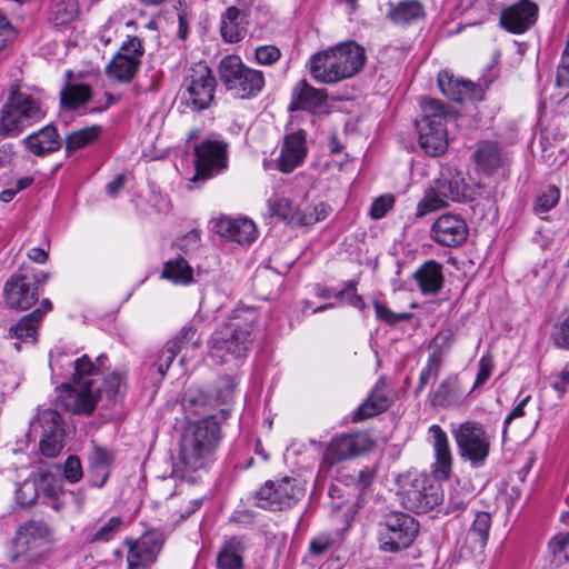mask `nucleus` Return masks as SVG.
I'll use <instances>...</instances> for the list:
<instances>
[{
  "instance_id": "obj_1",
  "label": "nucleus",
  "mask_w": 569,
  "mask_h": 569,
  "mask_svg": "<svg viewBox=\"0 0 569 569\" xmlns=\"http://www.w3.org/2000/svg\"><path fill=\"white\" fill-rule=\"evenodd\" d=\"M365 62V49L355 41H348L313 54L309 69L316 81L330 84L353 77Z\"/></svg>"
},
{
  "instance_id": "obj_2",
  "label": "nucleus",
  "mask_w": 569,
  "mask_h": 569,
  "mask_svg": "<svg viewBox=\"0 0 569 569\" xmlns=\"http://www.w3.org/2000/svg\"><path fill=\"white\" fill-rule=\"evenodd\" d=\"M220 439V425L214 416L189 423L180 442V459L184 468L190 471L207 468L214 460Z\"/></svg>"
},
{
  "instance_id": "obj_3",
  "label": "nucleus",
  "mask_w": 569,
  "mask_h": 569,
  "mask_svg": "<svg viewBox=\"0 0 569 569\" xmlns=\"http://www.w3.org/2000/svg\"><path fill=\"white\" fill-rule=\"evenodd\" d=\"M256 315L253 310L237 311L227 323L214 330L209 340V358L224 363L243 357L251 343Z\"/></svg>"
},
{
  "instance_id": "obj_4",
  "label": "nucleus",
  "mask_w": 569,
  "mask_h": 569,
  "mask_svg": "<svg viewBox=\"0 0 569 569\" xmlns=\"http://www.w3.org/2000/svg\"><path fill=\"white\" fill-rule=\"evenodd\" d=\"M54 542L52 528L43 521L21 525L12 541L11 562L20 569H32L47 561Z\"/></svg>"
},
{
  "instance_id": "obj_5",
  "label": "nucleus",
  "mask_w": 569,
  "mask_h": 569,
  "mask_svg": "<svg viewBox=\"0 0 569 569\" xmlns=\"http://www.w3.org/2000/svg\"><path fill=\"white\" fill-rule=\"evenodd\" d=\"M103 358L101 356L97 359L98 366L87 355L74 361L72 382L66 385L59 396L66 410L86 415L93 411L101 393L100 387L96 385Z\"/></svg>"
},
{
  "instance_id": "obj_6",
  "label": "nucleus",
  "mask_w": 569,
  "mask_h": 569,
  "mask_svg": "<svg viewBox=\"0 0 569 569\" xmlns=\"http://www.w3.org/2000/svg\"><path fill=\"white\" fill-rule=\"evenodd\" d=\"M43 117L44 110L34 98L12 87L0 111V140L19 136Z\"/></svg>"
},
{
  "instance_id": "obj_7",
  "label": "nucleus",
  "mask_w": 569,
  "mask_h": 569,
  "mask_svg": "<svg viewBox=\"0 0 569 569\" xmlns=\"http://www.w3.org/2000/svg\"><path fill=\"white\" fill-rule=\"evenodd\" d=\"M219 73L226 89L240 99L254 98L264 87L263 73L249 68L234 54L221 60Z\"/></svg>"
},
{
  "instance_id": "obj_8",
  "label": "nucleus",
  "mask_w": 569,
  "mask_h": 569,
  "mask_svg": "<svg viewBox=\"0 0 569 569\" xmlns=\"http://www.w3.org/2000/svg\"><path fill=\"white\" fill-rule=\"evenodd\" d=\"M216 79L204 62L194 63L188 70L181 92V102L191 111L207 109L213 100Z\"/></svg>"
},
{
  "instance_id": "obj_9",
  "label": "nucleus",
  "mask_w": 569,
  "mask_h": 569,
  "mask_svg": "<svg viewBox=\"0 0 569 569\" xmlns=\"http://www.w3.org/2000/svg\"><path fill=\"white\" fill-rule=\"evenodd\" d=\"M380 530V549L385 552H399L415 541L419 526L408 513L390 512L385 516Z\"/></svg>"
},
{
  "instance_id": "obj_10",
  "label": "nucleus",
  "mask_w": 569,
  "mask_h": 569,
  "mask_svg": "<svg viewBox=\"0 0 569 569\" xmlns=\"http://www.w3.org/2000/svg\"><path fill=\"white\" fill-rule=\"evenodd\" d=\"M238 381L236 377H222L218 380L214 392H208L199 387H190L183 393L181 406L191 415L204 413L219 405H227L233 397Z\"/></svg>"
},
{
  "instance_id": "obj_11",
  "label": "nucleus",
  "mask_w": 569,
  "mask_h": 569,
  "mask_svg": "<svg viewBox=\"0 0 569 569\" xmlns=\"http://www.w3.org/2000/svg\"><path fill=\"white\" fill-rule=\"evenodd\" d=\"M305 495L303 488L293 478L268 480L256 492L257 505L263 509L281 510L296 505Z\"/></svg>"
},
{
  "instance_id": "obj_12",
  "label": "nucleus",
  "mask_w": 569,
  "mask_h": 569,
  "mask_svg": "<svg viewBox=\"0 0 569 569\" xmlns=\"http://www.w3.org/2000/svg\"><path fill=\"white\" fill-rule=\"evenodd\" d=\"M460 456L475 466L483 465L490 450V440L483 427L475 421L460 423L452 430Z\"/></svg>"
},
{
  "instance_id": "obj_13",
  "label": "nucleus",
  "mask_w": 569,
  "mask_h": 569,
  "mask_svg": "<svg viewBox=\"0 0 569 569\" xmlns=\"http://www.w3.org/2000/svg\"><path fill=\"white\" fill-rule=\"evenodd\" d=\"M31 430L40 433L39 449L48 458L57 457L63 448L61 418L56 410L46 409L38 413Z\"/></svg>"
},
{
  "instance_id": "obj_14",
  "label": "nucleus",
  "mask_w": 569,
  "mask_h": 569,
  "mask_svg": "<svg viewBox=\"0 0 569 569\" xmlns=\"http://www.w3.org/2000/svg\"><path fill=\"white\" fill-rule=\"evenodd\" d=\"M142 54L143 48L140 39L128 37L118 53L107 64L108 77L121 82H129L138 71Z\"/></svg>"
},
{
  "instance_id": "obj_15",
  "label": "nucleus",
  "mask_w": 569,
  "mask_h": 569,
  "mask_svg": "<svg viewBox=\"0 0 569 569\" xmlns=\"http://www.w3.org/2000/svg\"><path fill=\"white\" fill-rule=\"evenodd\" d=\"M124 543L128 547V568L137 569L157 560L163 545V536L157 530H151L144 532L138 540L127 538Z\"/></svg>"
},
{
  "instance_id": "obj_16",
  "label": "nucleus",
  "mask_w": 569,
  "mask_h": 569,
  "mask_svg": "<svg viewBox=\"0 0 569 569\" xmlns=\"http://www.w3.org/2000/svg\"><path fill=\"white\" fill-rule=\"evenodd\" d=\"M538 6L530 0H519L500 12V27L512 34H522L537 21Z\"/></svg>"
},
{
  "instance_id": "obj_17",
  "label": "nucleus",
  "mask_w": 569,
  "mask_h": 569,
  "mask_svg": "<svg viewBox=\"0 0 569 569\" xmlns=\"http://www.w3.org/2000/svg\"><path fill=\"white\" fill-rule=\"evenodd\" d=\"M3 298L10 309L27 310L39 299V288L26 274L14 273L4 283Z\"/></svg>"
},
{
  "instance_id": "obj_18",
  "label": "nucleus",
  "mask_w": 569,
  "mask_h": 569,
  "mask_svg": "<svg viewBox=\"0 0 569 569\" xmlns=\"http://www.w3.org/2000/svg\"><path fill=\"white\" fill-rule=\"evenodd\" d=\"M375 442L368 433L357 432L341 435L331 440L326 453V460L330 463L353 458L373 448Z\"/></svg>"
},
{
  "instance_id": "obj_19",
  "label": "nucleus",
  "mask_w": 569,
  "mask_h": 569,
  "mask_svg": "<svg viewBox=\"0 0 569 569\" xmlns=\"http://www.w3.org/2000/svg\"><path fill=\"white\" fill-rule=\"evenodd\" d=\"M196 178H207L213 170L227 166V143L221 140H206L194 147Z\"/></svg>"
},
{
  "instance_id": "obj_20",
  "label": "nucleus",
  "mask_w": 569,
  "mask_h": 569,
  "mask_svg": "<svg viewBox=\"0 0 569 569\" xmlns=\"http://www.w3.org/2000/svg\"><path fill=\"white\" fill-rule=\"evenodd\" d=\"M468 231V226L461 217L447 213L433 222L431 237L441 246L458 247L467 240Z\"/></svg>"
},
{
  "instance_id": "obj_21",
  "label": "nucleus",
  "mask_w": 569,
  "mask_h": 569,
  "mask_svg": "<svg viewBox=\"0 0 569 569\" xmlns=\"http://www.w3.org/2000/svg\"><path fill=\"white\" fill-rule=\"evenodd\" d=\"M213 228L220 237L240 244H249L257 239L256 224L247 218L221 216L213 220Z\"/></svg>"
},
{
  "instance_id": "obj_22",
  "label": "nucleus",
  "mask_w": 569,
  "mask_h": 569,
  "mask_svg": "<svg viewBox=\"0 0 569 569\" xmlns=\"http://www.w3.org/2000/svg\"><path fill=\"white\" fill-rule=\"evenodd\" d=\"M307 152L306 133L303 130L287 134L283 138L278 158V169L283 173L293 171L302 164Z\"/></svg>"
},
{
  "instance_id": "obj_23",
  "label": "nucleus",
  "mask_w": 569,
  "mask_h": 569,
  "mask_svg": "<svg viewBox=\"0 0 569 569\" xmlns=\"http://www.w3.org/2000/svg\"><path fill=\"white\" fill-rule=\"evenodd\" d=\"M429 437L435 451L433 476L439 480H447L451 473L452 455L447 433L438 425L429 427Z\"/></svg>"
},
{
  "instance_id": "obj_24",
  "label": "nucleus",
  "mask_w": 569,
  "mask_h": 569,
  "mask_svg": "<svg viewBox=\"0 0 569 569\" xmlns=\"http://www.w3.org/2000/svg\"><path fill=\"white\" fill-rule=\"evenodd\" d=\"M438 87L446 97L457 102L476 99L479 92L473 82L456 79L448 71L439 72Z\"/></svg>"
},
{
  "instance_id": "obj_25",
  "label": "nucleus",
  "mask_w": 569,
  "mask_h": 569,
  "mask_svg": "<svg viewBox=\"0 0 569 569\" xmlns=\"http://www.w3.org/2000/svg\"><path fill=\"white\" fill-rule=\"evenodd\" d=\"M247 16L237 7H229L222 14L220 21V33L228 43L241 41L248 30Z\"/></svg>"
},
{
  "instance_id": "obj_26",
  "label": "nucleus",
  "mask_w": 569,
  "mask_h": 569,
  "mask_svg": "<svg viewBox=\"0 0 569 569\" xmlns=\"http://www.w3.org/2000/svg\"><path fill=\"white\" fill-rule=\"evenodd\" d=\"M419 144L425 153L431 157L442 154L448 147L446 127H433L427 123H417Z\"/></svg>"
},
{
  "instance_id": "obj_27",
  "label": "nucleus",
  "mask_w": 569,
  "mask_h": 569,
  "mask_svg": "<svg viewBox=\"0 0 569 569\" xmlns=\"http://www.w3.org/2000/svg\"><path fill=\"white\" fill-rule=\"evenodd\" d=\"M435 184L439 189V193L449 203L465 201L468 198V186L461 172L443 171L435 181Z\"/></svg>"
},
{
  "instance_id": "obj_28",
  "label": "nucleus",
  "mask_w": 569,
  "mask_h": 569,
  "mask_svg": "<svg viewBox=\"0 0 569 569\" xmlns=\"http://www.w3.org/2000/svg\"><path fill=\"white\" fill-rule=\"evenodd\" d=\"M327 99L323 90L311 87L306 80H300L292 90L291 110L315 111L320 108Z\"/></svg>"
},
{
  "instance_id": "obj_29",
  "label": "nucleus",
  "mask_w": 569,
  "mask_h": 569,
  "mask_svg": "<svg viewBox=\"0 0 569 569\" xmlns=\"http://www.w3.org/2000/svg\"><path fill=\"white\" fill-rule=\"evenodd\" d=\"M413 279L423 295L437 293L443 286L442 266L435 260H428L416 270Z\"/></svg>"
},
{
  "instance_id": "obj_30",
  "label": "nucleus",
  "mask_w": 569,
  "mask_h": 569,
  "mask_svg": "<svg viewBox=\"0 0 569 569\" xmlns=\"http://www.w3.org/2000/svg\"><path fill=\"white\" fill-rule=\"evenodd\" d=\"M23 143L33 154L42 157L54 152L60 148L59 134L56 127L47 126L43 129L29 134Z\"/></svg>"
},
{
  "instance_id": "obj_31",
  "label": "nucleus",
  "mask_w": 569,
  "mask_h": 569,
  "mask_svg": "<svg viewBox=\"0 0 569 569\" xmlns=\"http://www.w3.org/2000/svg\"><path fill=\"white\" fill-rule=\"evenodd\" d=\"M390 406V399L385 390V383L378 381L370 396L359 406L353 413V421H362L371 418Z\"/></svg>"
},
{
  "instance_id": "obj_32",
  "label": "nucleus",
  "mask_w": 569,
  "mask_h": 569,
  "mask_svg": "<svg viewBox=\"0 0 569 569\" xmlns=\"http://www.w3.org/2000/svg\"><path fill=\"white\" fill-rule=\"evenodd\" d=\"M490 527L491 516L486 511L477 512L467 533V542L470 543L475 551H483L488 541Z\"/></svg>"
},
{
  "instance_id": "obj_33",
  "label": "nucleus",
  "mask_w": 569,
  "mask_h": 569,
  "mask_svg": "<svg viewBox=\"0 0 569 569\" xmlns=\"http://www.w3.org/2000/svg\"><path fill=\"white\" fill-rule=\"evenodd\" d=\"M79 14L77 0H53L48 12V21L54 27H66Z\"/></svg>"
},
{
  "instance_id": "obj_34",
  "label": "nucleus",
  "mask_w": 569,
  "mask_h": 569,
  "mask_svg": "<svg viewBox=\"0 0 569 569\" xmlns=\"http://www.w3.org/2000/svg\"><path fill=\"white\" fill-rule=\"evenodd\" d=\"M400 489L403 495L405 503L409 508H422L430 501L422 492L423 479L419 476L411 477L410 475L400 480Z\"/></svg>"
},
{
  "instance_id": "obj_35",
  "label": "nucleus",
  "mask_w": 569,
  "mask_h": 569,
  "mask_svg": "<svg viewBox=\"0 0 569 569\" xmlns=\"http://www.w3.org/2000/svg\"><path fill=\"white\" fill-rule=\"evenodd\" d=\"M162 278L174 284L187 286L193 281V269L184 258L177 257L164 263Z\"/></svg>"
},
{
  "instance_id": "obj_36",
  "label": "nucleus",
  "mask_w": 569,
  "mask_h": 569,
  "mask_svg": "<svg viewBox=\"0 0 569 569\" xmlns=\"http://www.w3.org/2000/svg\"><path fill=\"white\" fill-rule=\"evenodd\" d=\"M475 158L478 167L486 173L493 172L502 163L498 146L488 141H483L479 144Z\"/></svg>"
},
{
  "instance_id": "obj_37",
  "label": "nucleus",
  "mask_w": 569,
  "mask_h": 569,
  "mask_svg": "<svg viewBox=\"0 0 569 569\" xmlns=\"http://www.w3.org/2000/svg\"><path fill=\"white\" fill-rule=\"evenodd\" d=\"M90 87L83 83H72L61 91L60 101L63 108L76 110L91 99Z\"/></svg>"
},
{
  "instance_id": "obj_38",
  "label": "nucleus",
  "mask_w": 569,
  "mask_h": 569,
  "mask_svg": "<svg viewBox=\"0 0 569 569\" xmlns=\"http://www.w3.org/2000/svg\"><path fill=\"white\" fill-rule=\"evenodd\" d=\"M39 311H32L23 316L16 325L10 327L9 335L20 341H36L39 322Z\"/></svg>"
},
{
  "instance_id": "obj_39",
  "label": "nucleus",
  "mask_w": 569,
  "mask_h": 569,
  "mask_svg": "<svg viewBox=\"0 0 569 569\" xmlns=\"http://www.w3.org/2000/svg\"><path fill=\"white\" fill-rule=\"evenodd\" d=\"M112 461L113 456L109 450L101 447L93 448L90 455V465L92 472L98 478V480H96L97 486L101 487L106 482Z\"/></svg>"
},
{
  "instance_id": "obj_40",
  "label": "nucleus",
  "mask_w": 569,
  "mask_h": 569,
  "mask_svg": "<svg viewBox=\"0 0 569 569\" xmlns=\"http://www.w3.org/2000/svg\"><path fill=\"white\" fill-rule=\"evenodd\" d=\"M242 548L240 543L232 539L223 545L218 558L217 566L219 569H241L243 566Z\"/></svg>"
},
{
  "instance_id": "obj_41",
  "label": "nucleus",
  "mask_w": 569,
  "mask_h": 569,
  "mask_svg": "<svg viewBox=\"0 0 569 569\" xmlns=\"http://www.w3.org/2000/svg\"><path fill=\"white\" fill-rule=\"evenodd\" d=\"M268 208L271 216H277L288 223L298 224L300 209L295 207L289 199L279 197L271 198L268 201Z\"/></svg>"
},
{
  "instance_id": "obj_42",
  "label": "nucleus",
  "mask_w": 569,
  "mask_h": 569,
  "mask_svg": "<svg viewBox=\"0 0 569 569\" xmlns=\"http://www.w3.org/2000/svg\"><path fill=\"white\" fill-rule=\"evenodd\" d=\"M447 206H449L448 200L443 199L439 193V189L433 183L426 190L423 198L418 202L416 216L421 218Z\"/></svg>"
},
{
  "instance_id": "obj_43",
  "label": "nucleus",
  "mask_w": 569,
  "mask_h": 569,
  "mask_svg": "<svg viewBox=\"0 0 569 569\" xmlns=\"http://www.w3.org/2000/svg\"><path fill=\"white\" fill-rule=\"evenodd\" d=\"M101 132L99 126L87 127L71 132L66 139V151L74 152L96 140Z\"/></svg>"
},
{
  "instance_id": "obj_44",
  "label": "nucleus",
  "mask_w": 569,
  "mask_h": 569,
  "mask_svg": "<svg viewBox=\"0 0 569 569\" xmlns=\"http://www.w3.org/2000/svg\"><path fill=\"white\" fill-rule=\"evenodd\" d=\"M422 118L418 123L432 124L433 127H445L446 120V108L445 106L435 99L425 100L421 103Z\"/></svg>"
},
{
  "instance_id": "obj_45",
  "label": "nucleus",
  "mask_w": 569,
  "mask_h": 569,
  "mask_svg": "<svg viewBox=\"0 0 569 569\" xmlns=\"http://www.w3.org/2000/svg\"><path fill=\"white\" fill-rule=\"evenodd\" d=\"M459 399L457 392V380L455 378L445 379L433 393L432 402L436 406L448 407L456 403Z\"/></svg>"
},
{
  "instance_id": "obj_46",
  "label": "nucleus",
  "mask_w": 569,
  "mask_h": 569,
  "mask_svg": "<svg viewBox=\"0 0 569 569\" xmlns=\"http://www.w3.org/2000/svg\"><path fill=\"white\" fill-rule=\"evenodd\" d=\"M453 340L455 333L452 329L446 328L440 330L429 345V349L431 350L429 357L442 361L443 357L449 352Z\"/></svg>"
},
{
  "instance_id": "obj_47",
  "label": "nucleus",
  "mask_w": 569,
  "mask_h": 569,
  "mask_svg": "<svg viewBox=\"0 0 569 569\" xmlns=\"http://www.w3.org/2000/svg\"><path fill=\"white\" fill-rule=\"evenodd\" d=\"M422 16V7L418 1L399 2L392 10L391 17L396 22L406 23Z\"/></svg>"
},
{
  "instance_id": "obj_48",
  "label": "nucleus",
  "mask_w": 569,
  "mask_h": 569,
  "mask_svg": "<svg viewBox=\"0 0 569 569\" xmlns=\"http://www.w3.org/2000/svg\"><path fill=\"white\" fill-rule=\"evenodd\" d=\"M171 345H177L178 350L181 351L191 347L197 349L201 345V337L194 326H186L181 331L170 341Z\"/></svg>"
},
{
  "instance_id": "obj_49",
  "label": "nucleus",
  "mask_w": 569,
  "mask_h": 569,
  "mask_svg": "<svg viewBox=\"0 0 569 569\" xmlns=\"http://www.w3.org/2000/svg\"><path fill=\"white\" fill-rule=\"evenodd\" d=\"M123 520L120 517H111L108 521L101 525L91 537V542H108L110 541L122 528Z\"/></svg>"
},
{
  "instance_id": "obj_50",
  "label": "nucleus",
  "mask_w": 569,
  "mask_h": 569,
  "mask_svg": "<svg viewBox=\"0 0 569 569\" xmlns=\"http://www.w3.org/2000/svg\"><path fill=\"white\" fill-rule=\"evenodd\" d=\"M560 199V191L555 186H548L537 196L535 203L536 212H548L557 206Z\"/></svg>"
},
{
  "instance_id": "obj_51",
  "label": "nucleus",
  "mask_w": 569,
  "mask_h": 569,
  "mask_svg": "<svg viewBox=\"0 0 569 569\" xmlns=\"http://www.w3.org/2000/svg\"><path fill=\"white\" fill-rule=\"evenodd\" d=\"M17 502L22 506H31L38 498V487L34 479L24 480L16 491Z\"/></svg>"
},
{
  "instance_id": "obj_52",
  "label": "nucleus",
  "mask_w": 569,
  "mask_h": 569,
  "mask_svg": "<svg viewBox=\"0 0 569 569\" xmlns=\"http://www.w3.org/2000/svg\"><path fill=\"white\" fill-rule=\"evenodd\" d=\"M329 214V207L325 203H319L312 208H308L303 211L300 210L298 218L299 226H311L316 222L323 220Z\"/></svg>"
},
{
  "instance_id": "obj_53",
  "label": "nucleus",
  "mask_w": 569,
  "mask_h": 569,
  "mask_svg": "<svg viewBox=\"0 0 569 569\" xmlns=\"http://www.w3.org/2000/svg\"><path fill=\"white\" fill-rule=\"evenodd\" d=\"M356 286H357V283L355 280L348 281L346 283V287L342 290L338 291L335 297L339 301H346L348 305H350L359 310H363L366 308V303H365L362 297L357 295Z\"/></svg>"
},
{
  "instance_id": "obj_54",
  "label": "nucleus",
  "mask_w": 569,
  "mask_h": 569,
  "mask_svg": "<svg viewBox=\"0 0 569 569\" xmlns=\"http://www.w3.org/2000/svg\"><path fill=\"white\" fill-rule=\"evenodd\" d=\"M442 361L437 360V358L428 357L427 363L422 371L420 372L418 388L416 393H420L422 389L433 380L440 372Z\"/></svg>"
},
{
  "instance_id": "obj_55",
  "label": "nucleus",
  "mask_w": 569,
  "mask_h": 569,
  "mask_svg": "<svg viewBox=\"0 0 569 569\" xmlns=\"http://www.w3.org/2000/svg\"><path fill=\"white\" fill-rule=\"evenodd\" d=\"M200 232L197 229L188 231L186 234L176 240V246L183 253L189 254L198 250L200 247Z\"/></svg>"
},
{
  "instance_id": "obj_56",
  "label": "nucleus",
  "mask_w": 569,
  "mask_h": 569,
  "mask_svg": "<svg viewBox=\"0 0 569 569\" xmlns=\"http://www.w3.org/2000/svg\"><path fill=\"white\" fill-rule=\"evenodd\" d=\"M395 197L390 193L376 198L371 204L370 216L372 219H381L393 207Z\"/></svg>"
},
{
  "instance_id": "obj_57",
  "label": "nucleus",
  "mask_w": 569,
  "mask_h": 569,
  "mask_svg": "<svg viewBox=\"0 0 569 569\" xmlns=\"http://www.w3.org/2000/svg\"><path fill=\"white\" fill-rule=\"evenodd\" d=\"M179 352L177 345H171L170 341L168 342L167 348L160 352L154 366L161 377L166 375Z\"/></svg>"
},
{
  "instance_id": "obj_58",
  "label": "nucleus",
  "mask_w": 569,
  "mask_h": 569,
  "mask_svg": "<svg viewBox=\"0 0 569 569\" xmlns=\"http://www.w3.org/2000/svg\"><path fill=\"white\" fill-rule=\"evenodd\" d=\"M281 57L280 50L274 46H260L254 51L257 63L262 66H271Z\"/></svg>"
},
{
  "instance_id": "obj_59",
  "label": "nucleus",
  "mask_w": 569,
  "mask_h": 569,
  "mask_svg": "<svg viewBox=\"0 0 569 569\" xmlns=\"http://www.w3.org/2000/svg\"><path fill=\"white\" fill-rule=\"evenodd\" d=\"M124 383L122 377L118 373H111L104 380V390L107 398L110 400H114L119 395H122L124 391Z\"/></svg>"
},
{
  "instance_id": "obj_60",
  "label": "nucleus",
  "mask_w": 569,
  "mask_h": 569,
  "mask_svg": "<svg viewBox=\"0 0 569 569\" xmlns=\"http://www.w3.org/2000/svg\"><path fill=\"white\" fill-rule=\"evenodd\" d=\"M373 307L377 318L387 322L388 325H396L399 321L410 317L408 313H395L388 307L377 301L373 303Z\"/></svg>"
},
{
  "instance_id": "obj_61",
  "label": "nucleus",
  "mask_w": 569,
  "mask_h": 569,
  "mask_svg": "<svg viewBox=\"0 0 569 569\" xmlns=\"http://www.w3.org/2000/svg\"><path fill=\"white\" fill-rule=\"evenodd\" d=\"M63 473L68 481L78 482L83 476L79 458L74 456L68 457L64 463Z\"/></svg>"
},
{
  "instance_id": "obj_62",
  "label": "nucleus",
  "mask_w": 569,
  "mask_h": 569,
  "mask_svg": "<svg viewBox=\"0 0 569 569\" xmlns=\"http://www.w3.org/2000/svg\"><path fill=\"white\" fill-rule=\"evenodd\" d=\"M569 545V532H560L556 535L549 542V549L551 550L555 559L560 561V556L565 552Z\"/></svg>"
},
{
  "instance_id": "obj_63",
  "label": "nucleus",
  "mask_w": 569,
  "mask_h": 569,
  "mask_svg": "<svg viewBox=\"0 0 569 569\" xmlns=\"http://www.w3.org/2000/svg\"><path fill=\"white\" fill-rule=\"evenodd\" d=\"M493 361L490 356H482L479 360V371L475 382V387L485 383L491 375Z\"/></svg>"
},
{
  "instance_id": "obj_64",
  "label": "nucleus",
  "mask_w": 569,
  "mask_h": 569,
  "mask_svg": "<svg viewBox=\"0 0 569 569\" xmlns=\"http://www.w3.org/2000/svg\"><path fill=\"white\" fill-rule=\"evenodd\" d=\"M552 339L557 347L569 348V317L553 332Z\"/></svg>"
}]
</instances>
